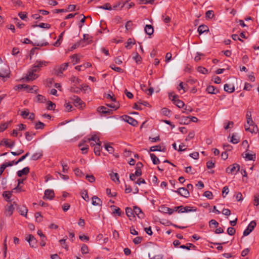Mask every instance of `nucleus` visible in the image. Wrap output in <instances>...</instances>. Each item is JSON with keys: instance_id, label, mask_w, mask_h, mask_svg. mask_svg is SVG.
<instances>
[{"instance_id": "7", "label": "nucleus", "mask_w": 259, "mask_h": 259, "mask_svg": "<svg viewBox=\"0 0 259 259\" xmlns=\"http://www.w3.org/2000/svg\"><path fill=\"white\" fill-rule=\"evenodd\" d=\"M68 66V63H65L61 64L58 69L56 70V73L57 76H61L63 74V71L67 69Z\"/></svg>"}, {"instance_id": "63", "label": "nucleus", "mask_w": 259, "mask_h": 259, "mask_svg": "<svg viewBox=\"0 0 259 259\" xmlns=\"http://www.w3.org/2000/svg\"><path fill=\"white\" fill-rule=\"evenodd\" d=\"M29 115V112L28 110H26L21 112V115L25 119L27 118L28 115Z\"/></svg>"}, {"instance_id": "52", "label": "nucleus", "mask_w": 259, "mask_h": 259, "mask_svg": "<svg viewBox=\"0 0 259 259\" xmlns=\"http://www.w3.org/2000/svg\"><path fill=\"white\" fill-rule=\"evenodd\" d=\"M80 45H82V46H84V45L83 44V40H80L77 43L74 44L71 48V50H73L74 49H75L77 48Z\"/></svg>"}, {"instance_id": "2", "label": "nucleus", "mask_w": 259, "mask_h": 259, "mask_svg": "<svg viewBox=\"0 0 259 259\" xmlns=\"http://www.w3.org/2000/svg\"><path fill=\"white\" fill-rule=\"evenodd\" d=\"M48 64V62L46 61L37 60L34 65L32 66L33 71L38 72L40 70L41 68L46 66Z\"/></svg>"}, {"instance_id": "62", "label": "nucleus", "mask_w": 259, "mask_h": 259, "mask_svg": "<svg viewBox=\"0 0 259 259\" xmlns=\"http://www.w3.org/2000/svg\"><path fill=\"white\" fill-rule=\"evenodd\" d=\"M195 136V133L194 131H192L191 132H190L188 135V136L187 137V138H186V141H189L190 140H191L192 139H193Z\"/></svg>"}, {"instance_id": "13", "label": "nucleus", "mask_w": 259, "mask_h": 259, "mask_svg": "<svg viewBox=\"0 0 259 259\" xmlns=\"http://www.w3.org/2000/svg\"><path fill=\"white\" fill-rule=\"evenodd\" d=\"M134 214H136L137 217L140 219H142L144 218L145 215L143 211H142L141 209L139 208L138 206H134Z\"/></svg>"}, {"instance_id": "14", "label": "nucleus", "mask_w": 259, "mask_h": 259, "mask_svg": "<svg viewBox=\"0 0 259 259\" xmlns=\"http://www.w3.org/2000/svg\"><path fill=\"white\" fill-rule=\"evenodd\" d=\"M10 70L8 67L2 69L0 71V77L3 78H9L10 74Z\"/></svg>"}, {"instance_id": "61", "label": "nucleus", "mask_w": 259, "mask_h": 259, "mask_svg": "<svg viewBox=\"0 0 259 259\" xmlns=\"http://www.w3.org/2000/svg\"><path fill=\"white\" fill-rule=\"evenodd\" d=\"M70 80L72 82L74 83L75 84L79 83V79L75 76H72L70 77Z\"/></svg>"}, {"instance_id": "9", "label": "nucleus", "mask_w": 259, "mask_h": 259, "mask_svg": "<svg viewBox=\"0 0 259 259\" xmlns=\"http://www.w3.org/2000/svg\"><path fill=\"white\" fill-rule=\"evenodd\" d=\"M55 197L54 192L53 190L47 189L45 191V194L43 197L44 199L52 200Z\"/></svg>"}, {"instance_id": "23", "label": "nucleus", "mask_w": 259, "mask_h": 259, "mask_svg": "<svg viewBox=\"0 0 259 259\" xmlns=\"http://www.w3.org/2000/svg\"><path fill=\"white\" fill-rule=\"evenodd\" d=\"M98 111L103 114H110L112 110L104 106H101L98 108Z\"/></svg>"}, {"instance_id": "46", "label": "nucleus", "mask_w": 259, "mask_h": 259, "mask_svg": "<svg viewBox=\"0 0 259 259\" xmlns=\"http://www.w3.org/2000/svg\"><path fill=\"white\" fill-rule=\"evenodd\" d=\"M29 88V85L27 84H18L15 87V90H21L22 89H27Z\"/></svg>"}, {"instance_id": "59", "label": "nucleus", "mask_w": 259, "mask_h": 259, "mask_svg": "<svg viewBox=\"0 0 259 259\" xmlns=\"http://www.w3.org/2000/svg\"><path fill=\"white\" fill-rule=\"evenodd\" d=\"M81 197L85 201L89 200V196L88 194V192L86 190L82 192L81 193Z\"/></svg>"}, {"instance_id": "28", "label": "nucleus", "mask_w": 259, "mask_h": 259, "mask_svg": "<svg viewBox=\"0 0 259 259\" xmlns=\"http://www.w3.org/2000/svg\"><path fill=\"white\" fill-rule=\"evenodd\" d=\"M83 42L84 41L87 42V44H90L93 42L92 37L88 34H84L83 35Z\"/></svg>"}, {"instance_id": "31", "label": "nucleus", "mask_w": 259, "mask_h": 259, "mask_svg": "<svg viewBox=\"0 0 259 259\" xmlns=\"http://www.w3.org/2000/svg\"><path fill=\"white\" fill-rule=\"evenodd\" d=\"M42 156V152H39L34 153L31 156V160H37V159L40 158Z\"/></svg>"}, {"instance_id": "4", "label": "nucleus", "mask_w": 259, "mask_h": 259, "mask_svg": "<svg viewBox=\"0 0 259 259\" xmlns=\"http://www.w3.org/2000/svg\"><path fill=\"white\" fill-rule=\"evenodd\" d=\"M256 225V223L254 221H251L248 225L247 228L243 232V236L248 235L254 229Z\"/></svg>"}, {"instance_id": "49", "label": "nucleus", "mask_w": 259, "mask_h": 259, "mask_svg": "<svg viewBox=\"0 0 259 259\" xmlns=\"http://www.w3.org/2000/svg\"><path fill=\"white\" fill-rule=\"evenodd\" d=\"M209 225L210 228L212 227L213 226H214L215 228H217L219 226V223L214 220H211L209 221Z\"/></svg>"}, {"instance_id": "41", "label": "nucleus", "mask_w": 259, "mask_h": 259, "mask_svg": "<svg viewBox=\"0 0 259 259\" xmlns=\"http://www.w3.org/2000/svg\"><path fill=\"white\" fill-rule=\"evenodd\" d=\"M100 9H104V10H111L112 9V8L110 6V4L109 3H106L103 6H99L98 7Z\"/></svg>"}, {"instance_id": "39", "label": "nucleus", "mask_w": 259, "mask_h": 259, "mask_svg": "<svg viewBox=\"0 0 259 259\" xmlns=\"http://www.w3.org/2000/svg\"><path fill=\"white\" fill-rule=\"evenodd\" d=\"M28 209L26 207L23 206L19 208V212L22 215H24L25 217H27V213Z\"/></svg>"}, {"instance_id": "19", "label": "nucleus", "mask_w": 259, "mask_h": 259, "mask_svg": "<svg viewBox=\"0 0 259 259\" xmlns=\"http://www.w3.org/2000/svg\"><path fill=\"white\" fill-rule=\"evenodd\" d=\"M206 92L211 94H217L219 92V90L212 85H209L206 89Z\"/></svg>"}, {"instance_id": "51", "label": "nucleus", "mask_w": 259, "mask_h": 259, "mask_svg": "<svg viewBox=\"0 0 259 259\" xmlns=\"http://www.w3.org/2000/svg\"><path fill=\"white\" fill-rule=\"evenodd\" d=\"M35 217L36 221L38 222H40L42 221V216L39 212L35 213Z\"/></svg>"}, {"instance_id": "47", "label": "nucleus", "mask_w": 259, "mask_h": 259, "mask_svg": "<svg viewBox=\"0 0 259 259\" xmlns=\"http://www.w3.org/2000/svg\"><path fill=\"white\" fill-rule=\"evenodd\" d=\"M47 105H48V106L47 107V108L48 110H54L56 106L55 104L53 103L51 101H49L47 103Z\"/></svg>"}, {"instance_id": "64", "label": "nucleus", "mask_w": 259, "mask_h": 259, "mask_svg": "<svg viewBox=\"0 0 259 259\" xmlns=\"http://www.w3.org/2000/svg\"><path fill=\"white\" fill-rule=\"evenodd\" d=\"M215 163L212 160L208 161L206 163L207 167L208 169L212 168L214 167Z\"/></svg>"}, {"instance_id": "16", "label": "nucleus", "mask_w": 259, "mask_h": 259, "mask_svg": "<svg viewBox=\"0 0 259 259\" xmlns=\"http://www.w3.org/2000/svg\"><path fill=\"white\" fill-rule=\"evenodd\" d=\"M14 204L16 205L15 202H13V204H10L6 208L5 213L7 216L10 217L13 214V211L14 210Z\"/></svg>"}, {"instance_id": "22", "label": "nucleus", "mask_w": 259, "mask_h": 259, "mask_svg": "<svg viewBox=\"0 0 259 259\" xmlns=\"http://www.w3.org/2000/svg\"><path fill=\"white\" fill-rule=\"evenodd\" d=\"M144 30L145 33L149 35H151L154 32V29L151 25H146Z\"/></svg>"}, {"instance_id": "37", "label": "nucleus", "mask_w": 259, "mask_h": 259, "mask_svg": "<svg viewBox=\"0 0 259 259\" xmlns=\"http://www.w3.org/2000/svg\"><path fill=\"white\" fill-rule=\"evenodd\" d=\"M87 140L88 142H89L91 141H95L96 143L100 142L99 137L96 135H93L91 138H87Z\"/></svg>"}, {"instance_id": "54", "label": "nucleus", "mask_w": 259, "mask_h": 259, "mask_svg": "<svg viewBox=\"0 0 259 259\" xmlns=\"http://www.w3.org/2000/svg\"><path fill=\"white\" fill-rule=\"evenodd\" d=\"M254 205L256 206L259 205V194H256L254 196Z\"/></svg>"}, {"instance_id": "44", "label": "nucleus", "mask_w": 259, "mask_h": 259, "mask_svg": "<svg viewBox=\"0 0 259 259\" xmlns=\"http://www.w3.org/2000/svg\"><path fill=\"white\" fill-rule=\"evenodd\" d=\"M36 99L37 101L40 103H44L46 101L45 97L39 94L36 96Z\"/></svg>"}, {"instance_id": "5", "label": "nucleus", "mask_w": 259, "mask_h": 259, "mask_svg": "<svg viewBox=\"0 0 259 259\" xmlns=\"http://www.w3.org/2000/svg\"><path fill=\"white\" fill-rule=\"evenodd\" d=\"M174 192L186 198L188 197L190 195L188 189L184 187L180 188L177 190L174 191Z\"/></svg>"}, {"instance_id": "35", "label": "nucleus", "mask_w": 259, "mask_h": 259, "mask_svg": "<svg viewBox=\"0 0 259 259\" xmlns=\"http://www.w3.org/2000/svg\"><path fill=\"white\" fill-rule=\"evenodd\" d=\"M180 248L182 249H186L187 250H190L192 247L193 248H195V246L191 243H187L186 245H182L180 246Z\"/></svg>"}, {"instance_id": "33", "label": "nucleus", "mask_w": 259, "mask_h": 259, "mask_svg": "<svg viewBox=\"0 0 259 259\" xmlns=\"http://www.w3.org/2000/svg\"><path fill=\"white\" fill-rule=\"evenodd\" d=\"M150 156L154 164H158L160 163L159 159L154 154L151 153Z\"/></svg>"}, {"instance_id": "32", "label": "nucleus", "mask_w": 259, "mask_h": 259, "mask_svg": "<svg viewBox=\"0 0 259 259\" xmlns=\"http://www.w3.org/2000/svg\"><path fill=\"white\" fill-rule=\"evenodd\" d=\"M136 43V41L135 40L132 39V38H128L127 39V42L125 43V47L127 49H130L131 48V45H135Z\"/></svg>"}, {"instance_id": "18", "label": "nucleus", "mask_w": 259, "mask_h": 259, "mask_svg": "<svg viewBox=\"0 0 259 259\" xmlns=\"http://www.w3.org/2000/svg\"><path fill=\"white\" fill-rule=\"evenodd\" d=\"M165 151V147H163L162 148V147L160 145L152 146L150 148V151H152V152H156V151L164 152Z\"/></svg>"}, {"instance_id": "3", "label": "nucleus", "mask_w": 259, "mask_h": 259, "mask_svg": "<svg viewBox=\"0 0 259 259\" xmlns=\"http://www.w3.org/2000/svg\"><path fill=\"white\" fill-rule=\"evenodd\" d=\"M240 169V165L238 164L234 163L226 168V172L228 174H236Z\"/></svg>"}, {"instance_id": "40", "label": "nucleus", "mask_w": 259, "mask_h": 259, "mask_svg": "<svg viewBox=\"0 0 259 259\" xmlns=\"http://www.w3.org/2000/svg\"><path fill=\"white\" fill-rule=\"evenodd\" d=\"M26 90H28V92L32 93H36L37 91L38 90V87L36 85H33L32 87H31L29 85V88Z\"/></svg>"}, {"instance_id": "50", "label": "nucleus", "mask_w": 259, "mask_h": 259, "mask_svg": "<svg viewBox=\"0 0 259 259\" xmlns=\"http://www.w3.org/2000/svg\"><path fill=\"white\" fill-rule=\"evenodd\" d=\"M111 207L114 208V209L113 211V214H117L118 216L121 215V210L119 207H116L114 205L111 206Z\"/></svg>"}, {"instance_id": "11", "label": "nucleus", "mask_w": 259, "mask_h": 259, "mask_svg": "<svg viewBox=\"0 0 259 259\" xmlns=\"http://www.w3.org/2000/svg\"><path fill=\"white\" fill-rule=\"evenodd\" d=\"M4 144L6 147L12 148L15 145V141L4 138L1 141L0 145Z\"/></svg>"}, {"instance_id": "56", "label": "nucleus", "mask_w": 259, "mask_h": 259, "mask_svg": "<svg viewBox=\"0 0 259 259\" xmlns=\"http://www.w3.org/2000/svg\"><path fill=\"white\" fill-rule=\"evenodd\" d=\"M203 196L209 199H211L212 198L213 195L211 192L206 191L204 193Z\"/></svg>"}, {"instance_id": "30", "label": "nucleus", "mask_w": 259, "mask_h": 259, "mask_svg": "<svg viewBox=\"0 0 259 259\" xmlns=\"http://www.w3.org/2000/svg\"><path fill=\"white\" fill-rule=\"evenodd\" d=\"M191 122L189 116H182L181 118V124H188Z\"/></svg>"}, {"instance_id": "8", "label": "nucleus", "mask_w": 259, "mask_h": 259, "mask_svg": "<svg viewBox=\"0 0 259 259\" xmlns=\"http://www.w3.org/2000/svg\"><path fill=\"white\" fill-rule=\"evenodd\" d=\"M26 240L28 242L30 247L32 248L37 247V240L32 235H29Z\"/></svg>"}, {"instance_id": "1", "label": "nucleus", "mask_w": 259, "mask_h": 259, "mask_svg": "<svg viewBox=\"0 0 259 259\" xmlns=\"http://www.w3.org/2000/svg\"><path fill=\"white\" fill-rule=\"evenodd\" d=\"M70 100L73 101L74 105L79 109H82L85 106V103L77 96H73Z\"/></svg>"}, {"instance_id": "24", "label": "nucleus", "mask_w": 259, "mask_h": 259, "mask_svg": "<svg viewBox=\"0 0 259 259\" xmlns=\"http://www.w3.org/2000/svg\"><path fill=\"white\" fill-rule=\"evenodd\" d=\"M209 29L208 27L205 25H201L198 27V32L199 34H201L205 32L208 31Z\"/></svg>"}, {"instance_id": "12", "label": "nucleus", "mask_w": 259, "mask_h": 259, "mask_svg": "<svg viewBox=\"0 0 259 259\" xmlns=\"http://www.w3.org/2000/svg\"><path fill=\"white\" fill-rule=\"evenodd\" d=\"M36 71H33L32 69L31 68L28 71V73L26 76L27 80H33L38 77V75L35 74Z\"/></svg>"}, {"instance_id": "27", "label": "nucleus", "mask_w": 259, "mask_h": 259, "mask_svg": "<svg viewBox=\"0 0 259 259\" xmlns=\"http://www.w3.org/2000/svg\"><path fill=\"white\" fill-rule=\"evenodd\" d=\"M224 90L229 93H232L234 92L235 89L233 85H231L229 84H225L224 87Z\"/></svg>"}, {"instance_id": "48", "label": "nucleus", "mask_w": 259, "mask_h": 259, "mask_svg": "<svg viewBox=\"0 0 259 259\" xmlns=\"http://www.w3.org/2000/svg\"><path fill=\"white\" fill-rule=\"evenodd\" d=\"M107 105L110 108L114 109V110H116L119 107V104L118 102H116L115 101L114 103L107 104Z\"/></svg>"}, {"instance_id": "42", "label": "nucleus", "mask_w": 259, "mask_h": 259, "mask_svg": "<svg viewBox=\"0 0 259 259\" xmlns=\"http://www.w3.org/2000/svg\"><path fill=\"white\" fill-rule=\"evenodd\" d=\"M245 158L248 160H254L255 159V155L249 153H245Z\"/></svg>"}, {"instance_id": "6", "label": "nucleus", "mask_w": 259, "mask_h": 259, "mask_svg": "<svg viewBox=\"0 0 259 259\" xmlns=\"http://www.w3.org/2000/svg\"><path fill=\"white\" fill-rule=\"evenodd\" d=\"M122 117L124 121L127 122L131 125L134 126H137L138 125V121L133 117L128 115H123Z\"/></svg>"}, {"instance_id": "55", "label": "nucleus", "mask_w": 259, "mask_h": 259, "mask_svg": "<svg viewBox=\"0 0 259 259\" xmlns=\"http://www.w3.org/2000/svg\"><path fill=\"white\" fill-rule=\"evenodd\" d=\"M81 252L82 254H87L89 253L88 247L87 245L83 244L81 248Z\"/></svg>"}, {"instance_id": "60", "label": "nucleus", "mask_w": 259, "mask_h": 259, "mask_svg": "<svg viewBox=\"0 0 259 259\" xmlns=\"http://www.w3.org/2000/svg\"><path fill=\"white\" fill-rule=\"evenodd\" d=\"M110 68L113 69V70L118 72H121L122 71V69L118 67H116L114 64H111L110 65Z\"/></svg>"}, {"instance_id": "20", "label": "nucleus", "mask_w": 259, "mask_h": 259, "mask_svg": "<svg viewBox=\"0 0 259 259\" xmlns=\"http://www.w3.org/2000/svg\"><path fill=\"white\" fill-rule=\"evenodd\" d=\"M102 204V200L97 196H94L92 197V204L95 206H101Z\"/></svg>"}, {"instance_id": "43", "label": "nucleus", "mask_w": 259, "mask_h": 259, "mask_svg": "<svg viewBox=\"0 0 259 259\" xmlns=\"http://www.w3.org/2000/svg\"><path fill=\"white\" fill-rule=\"evenodd\" d=\"M54 82V80L53 78H49L47 79L45 84L46 87L50 88Z\"/></svg>"}, {"instance_id": "38", "label": "nucleus", "mask_w": 259, "mask_h": 259, "mask_svg": "<svg viewBox=\"0 0 259 259\" xmlns=\"http://www.w3.org/2000/svg\"><path fill=\"white\" fill-rule=\"evenodd\" d=\"M35 135V134L34 133L33 134L32 133L27 132L25 134L26 139L27 141H30L32 140L33 136H34Z\"/></svg>"}, {"instance_id": "57", "label": "nucleus", "mask_w": 259, "mask_h": 259, "mask_svg": "<svg viewBox=\"0 0 259 259\" xmlns=\"http://www.w3.org/2000/svg\"><path fill=\"white\" fill-rule=\"evenodd\" d=\"M236 232L235 229L233 227H229L227 229V233L231 236L234 235Z\"/></svg>"}, {"instance_id": "53", "label": "nucleus", "mask_w": 259, "mask_h": 259, "mask_svg": "<svg viewBox=\"0 0 259 259\" xmlns=\"http://www.w3.org/2000/svg\"><path fill=\"white\" fill-rule=\"evenodd\" d=\"M81 91V89L72 86L70 88V91L72 93H79Z\"/></svg>"}, {"instance_id": "26", "label": "nucleus", "mask_w": 259, "mask_h": 259, "mask_svg": "<svg viewBox=\"0 0 259 259\" xmlns=\"http://www.w3.org/2000/svg\"><path fill=\"white\" fill-rule=\"evenodd\" d=\"M101 148V142L97 143L94 148V153L96 155H100V150Z\"/></svg>"}, {"instance_id": "25", "label": "nucleus", "mask_w": 259, "mask_h": 259, "mask_svg": "<svg viewBox=\"0 0 259 259\" xmlns=\"http://www.w3.org/2000/svg\"><path fill=\"white\" fill-rule=\"evenodd\" d=\"M110 178L111 180L114 181L115 183L119 184L120 183L119 176L117 173L113 172L110 174Z\"/></svg>"}, {"instance_id": "34", "label": "nucleus", "mask_w": 259, "mask_h": 259, "mask_svg": "<svg viewBox=\"0 0 259 259\" xmlns=\"http://www.w3.org/2000/svg\"><path fill=\"white\" fill-rule=\"evenodd\" d=\"M230 142L233 144H237L240 142V138L233 134L232 136Z\"/></svg>"}, {"instance_id": "45", "label": "nucleus", "mask_w": 259, "mask_h": 259, "mask_svg": "<svg viewBox=\"0 0 259 259\" xmlns=\"http://www.w3.org/2000/svg\"><path fill=\"white\" fill-rule=\"evenodd\" d=\"M45 126V124L44 123H42L40 121H38V122L35 123V128L36 130H38V129L42 130L44 128Z\"/></svg>"}, {"instance_id": "29", "label": "nucleus", "mask_w": 259, "mask_h": 259, "mask_svg": "<svg viewBox=\"0 0 259 259\" xmlns=\"http://www.w3.org/2000/svg\"><path fill=\"white\" fill-rule=\"evenodd\" d=\"M12 191H5L3 193V196L6 198L7 201L10 202L11 201V197L12 196Z\"/></svg>"}, {"instance_id": "58", "label": "nucleus", "mask_w": 259, "mask_h": 259, "mask_svg": "<svg viewBox=\"0 0 259 259\" xmlns=\"http://www.w3.org/2000/svg\"><path fill=\"white\" fill-rule=\"evenodd\" d=\"M197 70L199 72H200L202 74H207L208 73L207 69L203 67L199 66L198 67Z\"/></svg>"}, {"instance_id": "36", "label": "nucleus", "mask_w": 259, "mask_h": 259, "mask_svg": "<svg viewBox=\"0 0 259 259\" xmlns=\"http://www.w3.org/2000/svg\"><path fill=\"white\" fill-rule=\"evenodd\" d=\"M39 27L43 28H50L51 26L49 24L41 23L38 25H32V27Z\"/></svg>"}, {"instance_id": "21", "label": "nucleus", "mask_w": 259, "mask_h": 259, "mask_svg": "<svg viewBox=\"0 0 259 259\" xmlns=\"http://www.w3.org/2000/svg\"><path fill=\"white\" fill-rule=\"evenodd\" d=\"M29 172V168L25 167L21 170H18L17 172V176L19 177H21L23 175H26Z\"/></svg>"}, {"instance_id": "17", "label": "nucleus", "mask_w": 259, "mask_h": 259, "mask_svg": "<svg viewBox=\"0 0 259 259\" xmlns=\"http://www.w3.org/2000/svg\"><path fill=\"white\" fill-rule=\"evenodd\" d=\"M177 209H179V213L188 212L192 211V209H191V207L190 206L184 207L181 205L177 206Z\"/></svg>"}, {"instance_id": "10", "label": "nucleus", "mask_w": 259, "mask_h": 259, "mask_svg": "<svg viewBox=\"0 0 259 259\" xmlns=\"http://www.w3.org/2000/svg\"><path fill=\"white\" fill-rule=\"evenodd\" d=\"M171 101L177 107H178L180 108H183L185 105L184 103L182 101L178 99L177 96L175 95L172 96Z\"/></svg>"}, {"instance_id": "15", "label": "nucleus", "mask_w": 259, "mask_h": 259, "mask_svg": "<svg viewBox=\"0 0 259 259\" xmlns=\"http://www.w3.org/2000/svg\"><path fill=\"white\" fill-rule=\"evenodd\" d=\"M125 213L127 216L129 218L130 220H133L135 218L134 214V208L131 207H126L125 208Z\"/></svg>"}]
</instances>
